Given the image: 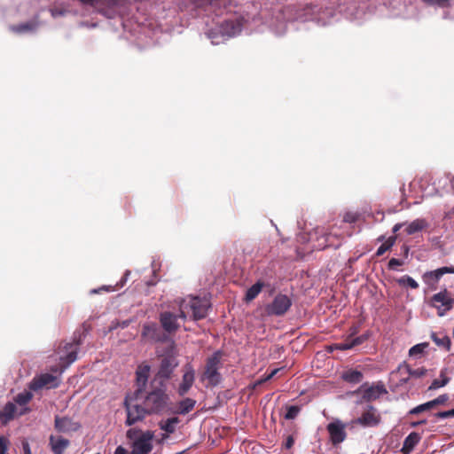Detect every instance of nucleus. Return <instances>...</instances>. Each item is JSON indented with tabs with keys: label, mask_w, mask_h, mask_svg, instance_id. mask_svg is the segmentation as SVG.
<instances>
[{
	"label": "nucleus",
	"mask_w": 454,
	"mask_h": 454,
	"mask_svg": "<svg viewBox=\"0 0 454 454\" xmlns=\"http://www.w3.org/2000/svg\"><path fill=\"white\" fill-rule=\"evenodd\" d=\"M229 4L230 0H177L175 5L163 2L156 7V14L160 20L176 18L179 12L190 17L202 16L204 25L200 35L213 45L224 43L243 31L251 34L270 30L276 35H283L288 22L313 21L325 27L337 20L342 12L351 20L360 18L355 4L338 12L333 4L309 3L281 7L268 3H250L237 12L224 13Z\"/></svg>",
	"instance_id": "f257e3e1"
},
{
	"label": "nucleus",
	"mask_w": 454,
	"mask_h": 454,
	"mask_svg": "<svg viewBox=\"0 0 454 454\" xmlns=\"http://www.w3.org/2000/svg\"><path fill=\"white\" fill-rule=\"evenodd\" d=\"M209 308L210 302L205 297L188 295L176 298L161 304L159 322L166 333H175L181 326L180 321L185 322L188 318L198 321L205 318Z\"/></svg>",
	"instance_id": "f03ea898"
},
{
	"label": "nucleus",
	"mask_w": 454,
	"mask_h": 454,
	"mask_svg": "<svg viewBox=\"0 0 454 454\" xmlns=\"http://www.w3.org/2000/svg\"><path fill=\"white\" fill-rule=\"evenodd\" d=\"M167 386L162 380H154L150 384V389L145 391L136 390V397L144 404L148 414L160 413L165 410L168 403V395L166 393Z\"/></svg>",
	"instance_id": "7ed1b4c3"
},
{
	"label": "nucleus",
	"mask_w": 454,
	"mask_h": 454,
	"mask_svg": "<svg viewBox=\"0 0 454 454\" xmlns=\"http://www.w3.org/2000/svg\"><path fill=\"white\" fill-rule=\"evenodd\" d=\"M177 356L178 352L175 341L169 340V346L167 347L165 353L162 355L157 373L158 378L162 381L168 380L174 370L178 366Z\"/></svg>",
	"instance_id": "20e7f679"
},
{
	"label": "nucleus",
	"mask_w": 454,
	"mask_h": 454,
	"mask_svg": "<svg viewBox=\"0 0 454 454\" xmlns=\"http://www.w3.org/2000/svg\"><path fill=\"white\" fill-rule=\"evenodd\" d=\"M222 352L217 350L210 356L206 362L204 372L201 376V380H207L208 383L215 387L222 381V376L219 372V369L222 366Z\"/></svg>",
	"instance_id": "39448f33"
},
{
	"label": "nucleus",
	"mask_w": 454,
	"mask_h": 454,
	"mask_svg": "<svg viewBox=\"0 0 454 454\" xmlns=\"http://www.w3.org/2000/svg\"><path fill=\"white\" fill-rule=\"evenodd\" d=\"M124 405L127 411L126 424L128 426L136 424L148 414L141 401L137 399L135 392L126 396Z\"/></svg>",
	"instance_id": "423d86ee"
},
{
	"label": "nucleus",
	"mask_w": 454,
	"mask_h": 454,
	"mask_svg": "<svg viewBox=\"0 0 454 454\" xmlns=\"http://www.w3.org/2000/svg\"><path fill=\"white\" fill-rule=\"evenodd\" d=\"M292 304V299L288 295L278 294L272 301L266 305L265 310L269 316L281 317L289 310Z\"/></svg>",
	"instance_id": "0eeeda50"
},
{
	"label": "nucleus",
	"mask_w": 454,
	"mask_h": 454,
	"mask_svg": "<svg viewBox=\"0 0 454 454\" xmlns=\"http://www.w3.org/2000/svg\"><path fill=\"white\" fill-rule=\"evenodd\" d=\"M142 337L151 342H167L168 346H169V340H173L154 322L145 323L143 325Z\"/></svg>",
	"instance_id": "6e6552de"
},
{
	"label": "nucleus",
	"mask_w": 454,
	"mask_h": 454,
	"mask_svg": "<svg viewBox=\"0 0 454 454\" xmlns=\"http://www.w3.org/2000/svg\"><path fill=\"white\" fill-rule=\"evenodd\" d=\"M59 380L58 377L50 373H42L36 375L29 382L28 387L30 390L38 391L43 388H54L59 387Z\"/></svg>",
	"instance_id": "1a4fd4ad"
},
{
	"label": "nucleus",
	"mask_w": 454,
	"mask_h": 454,
	"mask_svg": "<svg viewBox=\"0 0 454 454\" xmlns=\"http://www.w3.org/2000/svg\"><path fill=\"white\" fill-rule=\"evenodd\" d=\"M346 425L340 419H334L326 427L333 445L337 446L343 442L347 437Z\"/></svg>",
	"instance_id": "9d476101"
},
{
	"label": "nucleus",
	"mask_w": 454,
	"mask_h": 454,
	"mask_svg": "<svg viewBox=\"0 0 454 454\" xmlns=\"http://www.w3.org/2000/svg\"><path fill=\"white\" fill-rule=\"evenodd\" d=\"M153 434L151 431L142 433L133 442L132 454H149L153 450Z\"/></svg>",
	"instance_id": "9b49d317"
},
{
	"label": "nucleus",
	"mask_w": 454,
	"mask_h": 454,
	"mask_svg": "<svg viewBox=\"0 0 454 454\" xmlns=\"http://www.w3.org/2000/svg\"><path fill=\"white\" fill-rule=\"evenodd\" d=\"M397 372L401 375L399 383H400V385H403L408 382L410 378L419 379V378L423 377L427 373V369H425L423 367H420L418 369H412L406 363H403L398 366Z\"/></svg>",
	"instance_id": "f8f14e48"
},
{
	"label": "nucleus",
	"mask_w": 454,
	"mask_h": 454,
	"mask_svg": "<svg viewBox=\"0 0 454 454\" xmlns=\"http://www.w3.org/2000/svg\"><path fill=\"white\" fill-rule=\"evenodd\" d=\"M194 380L195 371L190 364H187L184 368V373L182 378V382L180 383L177 389L178 395L183 396L185 394H187L188 391L192 387Z\"/></svg>",
	"instance_id": "ddd939ff"
},
{
	"label": "nucleus",
	"mask_w": 454,
	"mask_h": 454,
	"mask_svg": "<svg viewBox=\"0 0 454 454\" xmlns=\"http://www.w3.org/2000/svg\"><path fill=\"white\" fill-rule=\"evenodd\" d=\"M81 427L80 423L73 420L68 417H56L55 418V428L59 432L70 433L75 432Z\"/></svg>",
	"instance_id": "4468645a"
},
{
	"label": "nucleus",
	"mask_w": 454,
	"mask_h": 454,
	"mask_svg": "<svg viewBox=\"0 0 454 454\" xmlns=\"http://www.w3.org/2000/svg\"><path fill=\"white\" fill-rule=\"evenodd\" d=\"M355 423L364 427H374L380 423V416L372 406L369 407V411L364 412L361 417L355 420Z\"/></svg>",
	"instance_id": "2eb2a0df"
},
{
	"label": "nucleus",
	"mask_w": 454,
	"mask_h": 454,
	"mask_svg": "<svg viewBox=\"0 0 454 454\" xmlns=\"http://www.w3.org/2000/svg\"><path fill=\"white\" fill-rule=\"evenodd\" d=\"M367 339V335H360L355 338H348L345 340L344 341L334 343L331 346V350L338 349V350H347L350 349L356 346H358L362 343H364Z\"/></svg>",
	"instance_id": "dca6fc26"
},
{
	"label": "nucleus",
	"mask_w": 454,
	"mask_h": 454,
	"mask_svg": "<svg viewBox=\"0 0 454 454\" xmlns=\"http://www.w3.org/2000/svg\"><path fill=\"white\" fill-rule=\"evenodd\" d=\"M454 274V266H444L424 274V278L428 284L436 283L444 274Z\"/></svg>",
	"instance_id": "f3484780"
},
{
	"label": "nucleus",
	"mask_w": 454,
	"mask_h": 454,
	"mask_svg": "<svg viewBox=\"0 0 454 454\" xmlns=\"http://www.w3.org/2000/svg\"><path fill=\"white\" fill-rule=\"evenodd\" d=\"M151 367L148 364L139 365L136 372L137 390L145 389Z\"/></svg>",
	"instance_id": "a211bd4d"
},
{
	"label": "nucleus",
	"mask_w": 454,
	"mask_h": 454,
	"mask_svg": "<svg viewBox=\"0 0 454 454\" xmlns=\"http://www.w3.org/2000/svg\"><path fill=\"white\" fill-rule=\"evenodd\" d=\"M387 391L383 384H377L371 386L364 390L363 397L367 401H372L380 398L382 395L387 394Z\"/></svg>",
	"instance_id": "6ab92c4d"
},
{
	"label": "nucleus",
	"mask_w": 454,
	"mask_h": 454,
	"mask_svg": "<svg viewBox=\"0 0 454 454\" xmlns=\"http://www.w3.org/2000/svg\"><path fill=\"white\" fill-rule=\"evenodd\" d=\"M49 443L54 454H64L66 449L70 445L69 440L53 435L50 436Z\"/></svg>",
	"instance_id": "aec40b11"
},
{
	"label": "nucleus",
	"mask_w": 454,
	"mask_h": 454,
	"mask_svg": "<svg viewBox=\"0 0 454 454\" xmlns=\"http://www.w3.org/2000/svg\"><path fill=\"white\" fill-rule=\"evenodd\" d=\"M434 303H440L442 307H447V309H451L454 304V299H452L447 290L441 291L432 297Z\"/></svg>",
	"instance_id": "412c9836"
},
{
	"label": "nucleus",
	"mask_w": 454,
	"mask_h": 454,
	"mask_svg": "<svg viewBox=\"0 0 454 454\" xmlns=\"http://www.w3.org/2000/svg\"><path fill=\"white\" fill-rule=\"evenodd\" d=\"M39 25L36 20H32L17 26H12L11 29L19 34L32 33L39 27Z\"/></svg>",
	"instance_id": "4be33fe9"
},
{
	"label": "nucleus",
	"mask_w": 454,
	"mask_h": 454,
	"mask_svg": "<svg viewBox=\"0 0 454 454\" xmlns=\"http://www.w3.org/2000/svg\"><path fill=\"white\" fill-rule=\"evenodd\" d=\"M17 408L14 403L8 402L2 411H0V420L3 424L8 423L12 420L16 413Z\"/></svg>",
	"instance_id": "5701e85b"
},
{
	"label": "nucleus",
	"mask_w": 454,
	"mask_h": 454,
	"mask_svg": "<svg viewBox=\"0 0 454 454\" xmlns=\"http://www.w3.org/2000/svg\"><path fill=\"white\" fill-rule=\"evenodd\" d=\"M266 286H268V284H266L263 280L258 279L255 282V284H254L247 290L245 301L247 302H249L255 299L257 295L261 293L262 289Z\"/></svg>",
	"instance_id": "b1692460"
},
{
	"label": "nucleus",
	"mask_w": 454,
	"mask_h": 454,
	"mask_svg": "<svg viewBox=\"0 0 454 454\" xmlns=\"http://www.w3.org/2000/svg\"><path fill=\"white\" fill-rule=\"evenodd\" d=\"M420 439H421V437L418 433H416V432L411 433L404 439L402 451L406 454L410 453L415 448V446L419 442Z\"/></svg>",
	"instance_id": "393cba45"
},
{
	"label": "nucleus",
	"mask_w": 454,
	"mask_h": 454,
	"mask_svg": "<svg viewBox=\"0 0 454 454\" xmlns=\"http://www.w3.org/2000/svg\"><path fill=\"white\" fill-rule=\"evenodd\" d=\"M73 348L72 343H67L64 347L67 354L66 356H59V359L65 364V367L69 366L77 359V352L76 349H71Z\"/></svg>",
	"instance_id": "a878e982"
},
{
	"label": "nucleus",
	"mask_w": 454,
	"mask_h": 454,
	"mask_svg": "<svg viewBox=\"0 0 454 454\" xmlns=\"http://www.w3.org/2000/svg\"><path fill=\"white\" fill-rule=\"evenodd\" d=\"M426 227H427V221L422 218H418L408 223L405 231L408 235H412L422 231Z\"/></svg>",
	"instance_id": "bb28decb"
},
{
	"label": "nucleus",
	"mask_w": 454,
	"mask_h": 454,
	"mask_svg": "<svg viewBox=\"0 0 454 454\" xmlns=\"http://www.w3.org/2000/svg\"><path fill=\"white\" fill-rule=\"evenodd\" d=\"M178 423L179 419L177 417L168 418L160 422V428L168 434H173Z\"/></svg>",
	"instance_id": "cd10ccee"
},
{
	"label": "nucleus",
	"mask_w": 454,
	"mask_h": 454,
	"mask_svg": "<svg viewBox=\"0 0 454 454\" xmlns=\"http://www.w3.org/2000/svg\"><path fill=\"white\" fill-rule=\"evenodd\" d=\"M431 338L438 347L444 348L446 350H450L451 341L447 335L441 334V336H439L436 333H433L431 334Z\"/></svg>",
	"instance_id": "c85d7f7f"
},
{
	"label": "nucleus",
	"mask_w": 454,
	"mask_h": 454,
	"mask_svg": "<svg viewBox=\"0 0 454 454\" xmlns=\"http://www.w3.org/2000/svg\"><path fill=\"white\" fill-rule=\"evenodd\" d=\"M342 379L349 383H359L363 380V373L357 370H349L342 374Z\"/></svg>",
	"instance_id": "c756f323"
},
{
	"label": "nucleus",
	"mask_w": 454,
	"mask_h": 454,
	"mask_svg": "<svg viewBox=\"0 0 454 454\" xmlns=\"http://www.w3.org/2000/svg\"><path fill=\"white\" fill-rule=\"evenodd\" d=\"M446 369H442L440 372V378L433 380L429 387V390H435L446 386L450 382V378L445 374Z\"/></svg>",
	"instance_id": "7c9ffc66"
},
{
	"label": "nucleus",
	"mask_w": 454,
	"mask_h": 454,
	"mask_svg": "<svg viewBox=\"0 0 454 454\" xmlns=\"http://www.w3.org/2000/svg\"><path fill=\"white\" fill-rule=\"evenodd\" d=\"M195 400L192 398H184V400L180 401L178 403V414L184 415L188 412H190L195 406Z\"/></svg>",
	"instance_id": "2f4dec72"
},
{
	"label": "nucleus",
	"mask_w": 454,
	"mask_h": 454,
	"mask_svg": "<svg viewBox=\"0 0 454 454\" xmlns=\"http://www.w3.org/2000/svg\"><path fill=\"white\" fill-rule=\"evenodd\" d=\"M427 347L428 343L427 342L416 344L410 348L409 355L411 357L419 358L425 352Z\"/></svg>",
	"instance_id": "473e14b6"
},
{
	"label": "nucleus",
	"mask_w": 454,
	"mask_h": 454,
	"mask_svg": "<svg viewBox=\"0 0 454 454\" xmlns=\"http://www.w3.org/2000/svg\"><path fill=\"white\" fill-rule=\"evenodd\" d=\"M396 238L395 236H391L386 239V241L378 247L376 251L377 256H381L384 254L388 249H390L395 243Z\"/></svg>",
	"instance_id": "72a5a7b5"
},
{
	"label": "nucleus",
	"mask_w": 454,
	"mask_h": 454,
	"mask_svg": "<svg viewBox=\"0 0 454 454\" xmlns=\"http://www.w3.org/2000/svg\"><path fill=\"white\" fill-rule=\"evenodd\" d=\"M33 397V395L28 391H24L21 393H19L15 396V403H17L20 405H25L27 404Z\"/></svg>",
	"instance_id": "f704fd0d"
},
{
	"label": "nucleus",
	"mask_w": 454,
	"mask_h": 454,
	"mask_svg": "<svg viewBox=\"0 0 454 454\" xmlns=\"http://www.w3.org/2000/svg\"><path fill=\"white\" fill-rule=\"evenodd\" d=\"M428 5L436 6L439 8H448L450 6V0H422Z\"/></svg>",
	"instance_id": "c9c22d12"
},
{
	"label": "nucleus",
	"mask_w": 454,
	"mask_h": 454,
	"mask_svg": "<svg viewBox=\"0 0 454 454\" xmlns=\"http://www.w3.org/2000/svg\"><path fill=\"white\" fill-rule=\"evenodd\" d=\"M399 284L408 286L412 289H416L419 287L418 282L410 276H403V278H401L399 279Z\"/></svg>",
	"instance_id": "e433bc0d"
},
{
	"label": "nucleus",
	"mask_w": 454,
	"mask_h": 454,
	"mask_svg": "<svg viewBox=\"0 0 454 454\" xmlns=\"http://www.w3.org/2000/svg\"><path fill=\"white\" fill-rule=\"evenodd\" d=\"M50 12L53 18L64 16L68 12V10L64 7L55 6L50 9Z\"/></svg>",
	"instance_id": "4c0bfd02"
},
{
	"label": "nucleus",
	"mask_w": 454,
	"mask_h": 454,
	"mask_svg": "<svg viewBox=\"0 0 454 454\" xmlns=\"http://www.w3.org/2000/svg\"><path fill=\"white\" fill-rule=\"evenodd\" d=\"M299 411H300V409L297 406L292 405L287 409L285 418L286 419H294V418H296Z\"/></svg>",
	"instance_id": "58836bf2"
},
{
	"label": "nucleus",
	"mask_w": 454,
	"mask_h": 454,
	"mask_svg": "<svg viewBox=\"0 0 454 454\" xmlns=\"http://www.w3.org/2000/svg\"><path fill=\"white\" fill-rule=\"evenodd\" d=\"M403 264H404V262L403 260L396 259V258H392L388 262V269L391 270H397V268L399 266L403 265Z\"/></svg>",
	"instance_id": "ea45409f"
},
{
	"label": "nucleus",
	"mask_w": 454,
	"mask_h": 454,
	"mask_svg": "<svg viewBox=\"0 0 454 454\" xmlns=\"http://www.w3.org/2000/svg\"><path fill=\"white\" fill-rule=\"evenodd\" d=\"M435 417L438 418V419H448V418H450V417H454V408L450 410V411H444L437 412L435 414Z\"/></svg>",
	"instance_id": "a19ab883"
},
{
	"label": "nucleus",
	"mask_w": 454,
	"mask_h": 454,
	"mask_svg": "<svg viewBox=\"0 0 454 454\" xmlns=\"http://www.w3.org/2000/svg\"><path fill=\"white\" fill-rule=\"evenodd\" d=\"M101 291L113 292L114 291V287L113 286H102L99 288L91 289L90 291V294H99Z\"/></svg>",
	"instance_id": "79ce46f5"
},
{
	"label": "nucleus",
	"mask_w": 454,
	"mask_h": 454,
	"mask_svg": "<svg viewBox=\"0 0 454 454\" xmlns=\"http://www.w3.org/2000/svg\"><path fill=\"white\" fill-rule=\"evenodd\" d=\"M140 434H140L139 430H137L136 428H130L127 431V437L129 440H132L133 442L135 441V439H137Z\"/></svg>",
	"instance_id": "37998d69"
},
{
	"label": "nucleus",
	"mask_w": 454,
	"mask_h": 454,
	"mask_svg": "<svg viewBox=\"0 0 454 454\" xmlns=\"http://www.w3.org/2000/svg\"><path fill=\"white\" fill-rule=\"evenodd\" d=\"M7 450L8 441L4 436H0V454H6Z\"/></svg>",
	"instance_id": "c03bdc74"
},
{
	"label": "nucleus",
	"mask_w": 454,
	"mask_h": 454,
	"mask_svg": "<svg viewBox=\"0 0 454 454\" xmlns=\"http://www.w3.org/2000/svg\"><path fill=\"white\" fill-rule=\"evenodd\" d=\"M448 400H449L448 395L447 394H443V395H439L438 397H436L435 399H434L432 401H433L434 406H436V405L444 403Z\"/></svg>",
	"instance_id": "a18cd8bd"
},
{
	"label": "nucleus",
	"mask_w": 454,
	"mask_h": 454,
	"mask_svg": "<svg viewBox=\"0 0 454 454\" xmlns=\"http://www.w3.org/2000/svg\"><path fill=\"white\" fill-rule=\"evenodd\" d=\"M426 411H427V409L424 406V404L422 403V404H419V405L414 407L413 409H411L410 411V414H419V413Z\"/></svg>",
	"instance_id": "49530a36"
},
{
	"label": "nucleus",
	"mask_w": 454,
	"mask_h": 454,
	"mask_svg": "<svg viewBox=\"0 0 454 454\" xmlns=\"http://www.w3.org/2000/svg\"><path fill=\"white\" fill-rule=\"evenodd\" d=\"M434 306L437 309V314L439 317H443L447 311H449L450 309H447V307H442V306H438L436 304H434Z\"/></svg>",
	"instance_id": "de8ad7c7"
},
{
	"label": "nucleus",
	"mask_w": 454,
	"mask_h": 454,
	"mask_svg": "<svg viewBox=\"0 0 454 454\" xmlns=\"http://www.w3.org/2000/svg\"><path fill=\"white\" fill-rule=\"evenodd\" d=\"M22 448H23L24 454H32L29 443L27 442H22Z\"/></svg>",
	"instance_id": "09e8293b"
},
{
	"label": "nucleus",
	"mask_w": 454,
	"mask_h": 454,
	"mask_svg": "<svg viewBox=\"0 0 454 454\" xmlns=\"http://www.w3.org/2000/svg\"><path fill=\"white\" fill-rule=\"evenodd\" d=\"M79 27H85L88 28H94L97 27V23L80 22Z\"/></svg>",
	"instance_id": "8fccbe9b"
},
{
	"label": "nucleus",
	"mask_w": 454,
	"mask_h": 454,
	"mask_svg": "<svg viewBox=\"0 0 454 454\" xmlns=\"http://www.w3.org/2000/svg\"><path fill=\"white\" fill-rule=\"evenodd\" d=\"M130 274V271L129 270H126L125 273H124V276L122 277V278L121 279L120 281V286H122L126 281L128 280V278Z\"/></svg>",
	"instance_id": "3c124183"
},
{
	"label": "nucleus",
	"mask_w": 454,
	"mask_h": 454,
	"mask_svg": "<svg viewBox=\"0 0 454 454\" xmlns=\"http://www.w3.org/2000/svg\"><path fill=\"white\" fill-rule=\"evenodd\" d=\"M114 454H128V451L124 447L118 446L114 450Z\"/></svg>",
	"instance_id": "603ef678"
},
{
	"label": "nucleus",
	"mask_w": 454,
	"mask_h": 454,
	"mask_svg": "<svg viewBox=\"0 0 454 454\" xmlns=\"http://www.w3.org/2000/svg\"><path fill=\"white\" fill-rule=\"evenodd\" d=\"M294 444V438L292 436H288L286 442V447L287 449L291 448Z\"/></svg>",
	"instance_id": "864d4df0"
},
{
	"label": "nucleus",
	"mask_w": 454,
	"mask_h": 454,
	"mask_svg": "<svg viewBox=\"0 0 454 454\" xmlns=\"http://www.w3.org/2000/svg\"><path fill=\"white\" fill-rule=\"evenodd\" d=\"M423 404H424V406L426 407L427 411V410H430V409H432V408H434V403H433V401H432V400H431V401H429V402H427V403H423Z\"/></svg>",
	"instance_id": "5fc2aeb1"
},
{
	"label": "nucleus",
	"mask_w": 454,
	"mask_h": 454,
	"mask_svg": "<svg viewBox=\"0 0 454 454\" xmlns=\"http://www.w3.org/2000/svg\"><path fill=\"white\" fill-rule=\"evenodd\" d=\"M403 225V223H396V224H395L393 229H392V231L394 233H396L402 228Z\"/></svg>",
	"instance_id": "6e6d98bb"
},
{
	"label": "nucleus",
	"mask_w": 454,
	"mask_h": 454,
	"mask_svg": "<svg viewBox=\"0 0 454 454\" xmlns=\"http://www.w3.org/2000/svg\"><path fill=\"white\" fill-rule=\"evenodd\" d=\"M344 221L345 222H348V223H352L355 221V218L350 215L349 214H347L345 216H344Z\"/></svg>",
	"instance_id": "4d7b16f0"
},
{
	"label": "nucleus",
	"mask_w": 454,
	"mask_h": 454,
	"mask_svg": "<svg viewBox=\"0 0 454 454\" xmlns=\"http://www.w3.org/2000/svg\"><path fill=\"white\" fill-rule=\"evenodd\" d=\"M403 254L405 256H408V253H409V247L407 246H403Z\"/></svg>",
	"instance_id": "13d9d810"
},
{
	"label": "nucleus",
	"mask_w": 454,
	"mask_h": 454,
	"mask_svg": "<svg viewBox=\"0 0 454 454\" xmlns=\"http://www.w3.org/2000/svg\"><path fill=\"white\" fill-rule=\"evenodd\" d=\"M424 423H426V420H422V421H419V422H414V423H412V427H417V426L424 424Z\"/></svg>",
	"instance_id": "bf43d9fd"
},
{
	"label": "nucleus",
	"mask_w": 454,
	"mask_h": 454,
	"mask_svg": "<svg viewBox=\"0 0 454 454\" xmlns=\"http://www.w3.org/2000/svg\"><path fill=\"white\" fill-rule=\"evenodd\" d=\"M442 18L444 20L450 19L449 12H444Z\"/></svg>",
	"instance_id": "052dcab7"
},
{
	"label": "nucleus",
	"mask_w": 454,
	"mask_h": 454,
	"mask_svg": "<svg viewBox=\"0 0 454 454\" xmlns=\"http://www.w3.org/2000/svg\"><path fill=\"white\" fill-rule=\"evenodd\" d=\"M278 370H273L270 374L268 376V379H270L272 378L276 373H277Z\"/></svg>",
	"instance_id": "680f3d73"
},
{
	"label": "nucleus",
	"mask_w": 454,
	"mask_h": 454,
	"mask_svg": "<svg viewBox=\"0 0 454 454\" xmlns=\"http://www.w3.org/2000/svg\"><path fill=\"white\" fill-rule=\"evenodd\" d=\"M126 326H128V322H127V321H124V322L122 323V325H121V327H122V328H124V327H126Z\"/></svg>",
	"instance_id": "e2e57ef3"
},
{
	"label": "nucleus",
	"mask_w": 454,
	"mask_h": 454,
	"mask_svg": "<svg viewBox=\"0 0 454 454\" xmlns=\"http://www.w3.org/2000/svg\"><path fill=\"white\" fill-rule=\"evenodd\" d=\"M384 239V236H381L379 238V240H383Z\"/></svg>",
	"instance_id": "0e129e2a"
}]
</instances>
